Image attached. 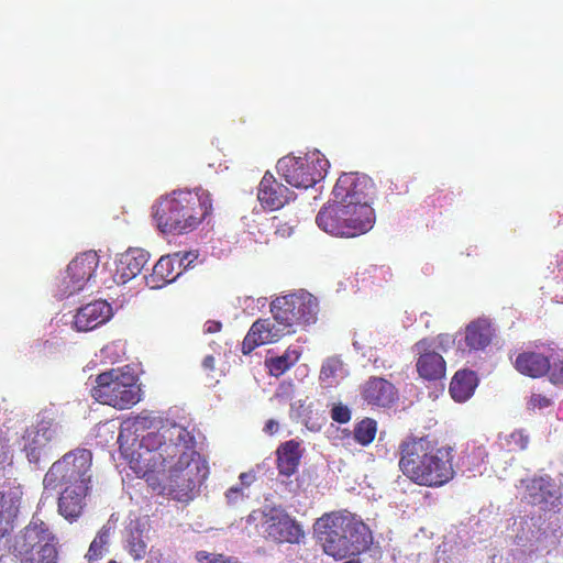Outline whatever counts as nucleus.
<instances>
[{
    "label": "nucleus",
    "mask_w": 563,
    "mask_h": 563,
    "mask_svg": "<svg viewBox=\"0 0 563 563\" xmlns=\"http://www.w3.org/2000/svg\"><path fill=\"white\" fill-rule=\"evenodd\" d=\"M361 397L372 407L390 408L398 399V390L389 380L371 376L361 387Z\"/></svg>",
    "instance_id": "obj_19"
},
{
    "label": "nucleus",
    "mask_w": 563,
    "mask_h": 563,
    "mask_svg": "<svg viewBox=\"0 0 563 563\" xmlns=\"http://www.w3.org/2000/svg\"><path fill=\"white\" fill-rule=\"evenodd\" d=\"M493 330L490 324L485 320H476L471 322L465 330L466 345L472 350H483L492 341Z\"/></svg>",
    "instance_id": "obj_27"
},
{
    "label": "nucleus",
    "mask_w": 563,
    "mask_h": 563,
    "mask_svg": "<svg viewBox=\"0 0 563 563\" xmlns=\"http://www.w3.org/2000/svg\"><path fill=\"white\" fill-rule=\"evenodd\" d=\"M515 367L519 373L537 378L550 374L551 361L542 353L527 351L517 356Z\"/></svg>",
    "instance_id": "obj_24"
},
{
    "label": "nucleus",
    "mask_w": 563,
    "mask_h": 563,
    "mask_svg": "<svg viewBox=\"0 0 563 563\" xmlns=\"http://www.w3.org/2000/svg\"><path fill=\"white\" fill-rule=\"evenodd\" d=\"M91 396L100 404L123 410L140 401V387L134 375L113 368L97 376Z\"/></svg>",
    "instance_id": "obj_8"
},
{
    "label": "nucleus",
    "mask_w": 563,
    "mask_h": 563,
    "mask_svg": "<svg viewBox=\"0 0 563 563\" xmlns=\"http://www.w3.org/2000/svg\"><path fill=\"white\" fill-rule=\"evenodd\" d=\"M398 454L399 470L417 485L440 487L454 476L453 449L439 445L429 435L406 437L398 446Z\"/></svg>",
    "instance_id": "obj_2"
},
{
    "label": "nucleus",
    "mask_w": 563,
    "mask_h": 563,
    "mask_svg": "<svg viewBox=\"0 0 563 563\" xmlns=\"http://www.w3.org/2000/svg\"><path fill=\"white\" fill-rule=\"evenodd\" d=\"M375 192V184L369 176L358 172H350L342 173L339 176L331 195L339 203L350 202L372 206Z\"/></svg>",
    "instance_id": "obj_13"
},
{
    "label": "nucleus",
    "mask_w": 563,
    "mask_h": 563,
    "mask_svg": "<svg viewBox=\"0 0 563 563\" xmlns=\"http://www.w3.org/2000/svg\"><path fill=\"white\" fill-rule=\"evenodd\" d=\"M329 161L318 151L303 157L284 156L277 162V172L292 187L310 188L322 180Z\"/></svg>",
    "instance_id": "obj_10"
},
{
    "label": "nucleus",
    "mask_w": 563,
    "mask_h": 563,
    "mask_svg": "<svg viewBox=\"0 0 563 563\" xmlns=\"http://www.w3.org/2000/svg\"><path fill=\"white\" fill-rule=\"evenodd\" d=\"M246 522L254 525L265 540L276 544H299L305 538L301 523L282 506L265 505L255 509Z\"/></svg>",
    "instance_id": "obj_7"
},
{
    "label": "nucleus",
    "mask_w": 563,
    "mask_h": 563,
    "mask_svg": "<svg viewBox=\"0 0 563 563\" xmlns=\"http://www.w3.org/2000/svg\"><path fill=\"white\" fill-rule=\"evenodd\" d=\"M313 528L324 552L335 559L358 555L372 543L369 528L347 510L324 514Z\"/></svg>",
    "instance_id": "obj_4"
},
{
    "label": "nucleus",
    "mask_w": 563,
    "mask_h": 563,
    "mask_svg": "<svg viewBox=\"0 0 563 563\" xmlns=\"http://www.w3.org/2000/svg\"><path fill=\"white\" fill-rule=\"evenodd\" d=\"M179 258L178 254L162 256L154 265L150 277H147V284L152 288H162L176 280L183 274L181 260Z\"/></svg>",
    "instance_id": "obj_23"
},
{
    "label": "nucleus",
    "mask_w": 563,
    "mask_h": 563,
    "mask_svg": "<svg viewBox=\"0 0 563 563\" xmlns=\"http://www.w3.org/2000/svg\"><path fill=\"white\" fill-rule=\"evenodd\" d=\"M225 497L229 504H235L243 497V488L238 486L231 487L227 490Z\"/></svg>",
    "instance_id": "obj_40"
},
{
    "label": "nucleus",
    "mask_w": 563,
    "mask_h": 563,
    "mask_svg": "<svg viewBox=\"0 0 563 563\" xmlns=\"http://www.w3.org/2000/svg\"><path fill=\"white\" fill-rule=\"evenodd\" d=\"M222 329V323L217 320H208L203 325V332L208 334H213L220 332Z\"/></svg>",
    "instance_id": "obj_41"
},
{
    "label": "nucleus",
    "mask_w": 563,
    "mask_h": 563,
    "mask_svg": "<svg viewBox=\"0 0 563 563\" xmlns=\"http://www.w3.org/2000/svg\"><path fill=\"white\" fill-rule=\"evenodd\" d=\"M275 320H280L295 333L296 325H307L316 321L318 300L309 292H296L276 298L271 303Z\"/></svg>",
    "instance_id": "obj_11"
},
{
    "label": "nucleus",
    "mask_w": 563,
    "mask_h": 563,
    "mask_svg": "<svg viewBox=\"0 0 563 563\" xmlns=\"http://www.w3.org/2000/svg\"><path fill=\"white\" fill-rule=\"evenodd\" d=\"M278 428H279L278 422L274 419H269L266 421V423L264 426V432L269 435H273L278 431Z\"/></svg>",
    "instance_id": "obj_42"
},
{
    "label": "nucleus",
    "mask_w": 563,
    "mask_h": 563,
    "mask_svg": "<svg viewBox=\"0 0 563 563\" xmlns=\"http://www.w3.org/2000/svg\"><path fill=\"white\" fill-rule=\"evenodd\" d=\"M342 372V360L336 356L328 357L321 366L319 378L321 382H329L338 377Z\"/></svg>",
    "instance_id": "obj_33"
},
{
    "label": "nucleus",
    "mask_w": 563,
    "mask_h": 563,
    "mask_svg": "<svg viewBox=\"0 0 563 563\" xmlns=\"http://www.w3.org/2000/svg\"><path fill=\"white\" fill-rule=\"evenodd\" d=\"M300 356L301 353L298 350L288 347L283 355L267 358L265 364L271 375L279 377L294 366Z\"/></svg>",
    "instance_id": "obj_29"
},
{
    "label": "nucleus",
    "mask_w": 563,
    "mask_h": 563,
    "mask_svg": "<svg viewBox=\"0 0 563 563\" xmlns=\"http://www.w3.org/2000/svg\"><path fill=\"white\" fill-rule=\"evenodd\" d=\"M330 416L338 423H347L351 420V410L347 406L338 402L331 408Z\"/></svg>",
    "instance_id": "obj_35"
},
{
    "label": "nucleus",
    "mask_w": 563,
    "mask_h": 563,
    "mask_svg": "<svg viewBox=\"0 0 563 563\" xmlns=\"http://www.w3.org/2000/svg\"><path fill=\"white\" fill-rule=\"evenodd\" d=\"M195 559L199 563H240L235 556H227L222 553H210L208 551H197Z\"/></svg>",
    "instance_id": "obj_34"
},
{
    "label": "nucleus",
    "mask_w": 563,
    "mask_h": 563,
    "mask_svg": "<svg viewBox=\"0 0 563 563\" xmlns=\"http://www.w3.org/2000/svg\"><path fill=\"white\" fill-rule=\"evenodd\" d=\"M212 211L208 190H174L161 197L152 207L157 229L165 234L194 231Z\"/></svg>",
    "instance_id": "obj_3"
},
{
    "label": "nucleus",
    "mask_w": 563,
    "mask_h": 563,
    "mask_svg": "<svg viewBox=\"0 0 563 563\" xmlns=\"http://www.w3.org/2000/svg\"><path fill=\"white\" fill-rule=\"evenodd\" d=\"M273 225L275 228V234L280 238H288L292 234L295 225L288 223H282L277 218H273Z\"/></svg>",
    "instance_id": "obj_37"
},
{
    "label": "nucleus",
    "mask_w": 563,
    "mask_h": 563,
    "mask_svg": "<svg viewBox=\"0 0 563 563\" xmlns=\"http://www.w3.org/2000/svg\"><path fill=\"white\" fill-rule=\"evenodd\" d=\"M276 455L279 474L291 476L296 473L302 456L300 443L296 440L286 441L278 446Z\"/></svg>",
    "instance_id": "obj_25"
},
{
    "label": "nucleus",
    "mask_w": 563,
    "mask_h": 563,
    "mask_svg": "<svg viewBox=\"0 0 563 563\" xmlns=\"http://www.w3.org/2000/svg\"><path fill=\"white\" fill-rule=\"evenodd\" d=\"M446 341L449 336L440 334L437 338H423L413 344L412 351L417 357L416 368L421 378L433 382L445 376L446 363L441 351H445L444 342Z\"/></svg>",
    "instance_id": "obj_12"
},
{
    "label": "nucleus",
    "mask_w": 563,
    "mask_h": 563,
    "mask_svg": "<svg viewBox=\"0 0 563 563\" xmlns=\"http://www.w3.org/2000/svg\"><path fill=\"white\" fill-rule=\"evenodd\" d=\"M99 256L95 251H87L76 256L67 266L62 282V295L69 297L86 286L96 274Z\"/></svg>",
    "instance_id": "obj_15"
},
{
    "label": "nucleus",
    "mask_w": 563,
    "mask_h": 563,
    "mask_svg": "<svg viewBox=\"0 0 563 563\" xmlns=\"http://www.w3.org/2000/svg\"><path fill=\"white\" fill-rule=\"evenodd\" d=\"M91 486L62 487L57 499V511L69 523L76 522L87 506V496Z\"/></svg>",
    "instance_id": "obj_18"
},
{
    "label": "nucleus",
    "mask_w": 563,
    "mask_h": 563,
    "mask_svg": "<svg viewBox=\"0 0 563 563\" xmlns=\"http://www.w3.org/2000/svg\"><path fill=\"white\" fill-rule=\"evenodd\" d=\"M18 515V508L12 500L0 493V554L5 548L4 538L9 537L14 528V519Z\"/></svg>",
    "instance_id": "obj_28"
},
{
    "label": "nucleus",
    "mask_w": 563,
    "mask_h": 563,
    "mask_svg": "<svg viewBox=\"0 0 563 563\" xmlns=\"http://www.w3.org/2000/svg\"><path fill=\"white\" fill-rule=\"evenodd\" d=\"M376 433L377 422L372 418L362 419L353 430L354 440L363 446L371 444L375 440Z\"/></svg>",
    "instance_id": "obj_31"
},
{
    "label": "nucleus",
    "mask_w": 563,
    "mask_h": 563,
    "mask_svg": "<svg viewBox=\"0 0 563 563\" xmlns=\"http://www.w3.org/2000/svg\"><path fill=\"white\" fill-rule=\"evenodd\" d=\"M11 554L19 563H57L58 538L37 516L14 537Z\"/></svg>",
    "instance_id": "obj_6"
},
{
    "label": "nucleus",
    "mask_w": 563,
    "mask_h": 563,
    "mask_svg": "<svg viewBox=\"0 0 563 563\" xmlns=\"http://www.w3.org/2000/svg\"><path fill=\"white\" fill-rule=\"evenodd\" d=\"M175 254H178L180 257L179 260H181L183 273L188 269L191 263H194L198 257L195 252H176Z\"/></svg>",
    "instance_id": "obj_39"
},
{
    "label": "nucleus",
    "mask_w": 563,
    "mask_h": 563,
    "mask_svg": "<svg viewBox=\"0 0 563 563\" xmlns=\"http://www.w3.org/2000/svg\"><path fill=\"white\" fill-rule=\"evenodd\" d=\"M150 260V254L143 249H129L122 253L117 262L114 280L125 284L142 273Z\"/></svg>",
    "instance_id": "obj_21"
},
{
    "label": "nucleus",
    "mask_w": 563,
    "mask_h": 563,
    "mask_svg": "<svg viewBox=\"0 0 563 563\" xmlns=\"http://www.w3.org/2000/svg\"><path fill=\"white\" fill-rule=\"evenodd\" d=\"M112 316V308L106 300H95L79 308L74 317L78 331H90L104 323Z\"/></svg>",
    "instance_id": "obj_22"
},
{
    "label": "nucleus",
    "mask_w": 563,
    "mask_h": 563,
    "mask_svg": "<svg viewBox=\"0 0 563 563\" xmlns=\"http://www.w3.org/2000/svg\"><path fill=\"white\" fill-rule=\"evenodd\" d=\"M520 485L523 488L522 499L530 505L549 509L559 503L555 485L549 476L521 479Z\"/></svg>",
    "instance_id": "obj_17"
},
{
    "label": "nucleus",
    "mask_w": 563,
    "mask_h": 563,
    "mask_svg": "<svg viewBox=\"0 0 563 563\" xmlns=\"http://www.w3.org/2000/svg\"><path fill=\"white\" fill-rule=\"evenodd\" d=\"M109 563H117L115 561H110Z\"/></svg>",
    "instance_id": "obj_45"
},
{
    "label": "nucleus",
    "mask_w": 563,
    "mask_h": 563,
    "mask_svg": "<svg viewBox=\"0 0 563 563\" xmlns=\"http://www.w3.org/2000/svg\"><path fill=\"white\" fill-rule=\"evenodd\" d=\"M549 375L553 384L563 385V358L551 362Z\"/></svg>",
    "instance_id": "obj_36"
},
{
    "label": "nucleus",
    "mask_w": 563,
    "mask_h": 563,
    "mask_svg": "<svg viewBox=\"0 0 563 563\" xmlns=\"http://www.w3.org/2000/svg\"><path fill=\"white\" fill-rule=\"evenodd\" d=\"M124 548L134 560L144 559L147 553V544L143 531L137 527L129 529Z\"/></svg>",
    "instance_id": "obj_30"
},
{
    "label": "nucleus",
    "mask_w": 563,
    "mask_h": 563,
    "mask_svg": "<svg viewBox=\"0 0 563 563\" xmlns=\"http://www.w3.org/2000/svg\"><path fill=\"white\" fill-rule=\"evenodd\" d=\"M243 477H247V474H246V473H242V474L240 475V479H242V481H243Z\"/></svg>",
    "instance_id": "obj_44"
},
{
    "label": "nucleus",
    "mask_w": 563,
    "mask_h": 563,
    "mask_svg": "<svg viewBox=\"0 0 563 563\" xmlns=\"http://www.w3.org/2000/svg\"><path fill=\"white\" fill-rule=\"evenodd\" d=\"M202 367L206 369V371H209V372H212L216 367V360L212 355H207L205 356V358L202 360Z\"/></svg>",
    "instance_id": "obj_43"
},
{
    "label": "nucleus",
    "mask_w": 563,
    "mask_h": 563,
    "mask_svg": "<svg viewBox=\"0 0 563 563\" xmlns=\"http://www.w3.org/2000/svg\"><path fill=\"white\" fill-rule=\"evenodd\" d=\"M92 453L77 449L54 462L44 476L46 487L57 489L68 486H91Z\"/></svg>",
    "instance_id": "obj_9"
},
{
    "label": "nucleus",
    "mask_w": 563,
    "mask_h": 563,
    "mask_svg": "<svg viewBox=\"0 0 563 563\" xmlns=\"http://www.w3.org/2000/svg\"><path fill=\"white\" fill-rule=\"evenodd\" d=\"M292 192L279 183L272 173L266 172L260 181L257 199L264 209L274 211L289 202Z\"/></svg>",
    "instance_id": "obj_20"
},
{
    "label": "nucleus",
    "mask_w": 563,
    "mask_h": 563,
    "mask_svg": "<svg viewBox=\"0 0 563 563\" xmlns=\"http://www.w3.org/2000/svg\"><path fill=\"white\" fill-rule=\"evenodd\" d=\"M191 431L178 423L162 426L141 440L134 470L159 495L188 503L209 474Z\"/></svg>",
    "instance_id": "obj_1"
},
{
    "label": "nucleus",
    "mask_w": 563,
    "mask_h": 563,
    "mask_svg": "<svg viewBox=\"0 0 563 563\" xmlns=\"http://www.w3.org/2000/svg\"><path fill=\"white\" fill-rule=\"evenodd\" d=\"M477 386V376L473 371H457L449 387L450 395L455 401L463 402L467 400Z\"/></svg>",
    "instance_id": "obj_26"
},
{
    "label": "nucleus",
    "mask_w": 563,
    "mask_h": 563,
    "mask_svg": "<svg viewBox=\"0 0 563 563\" xmlns=\"http://www.w3.org/2000/svg\"><path fill=\"white\" fill-rule=\"evenodd\" d=\"M551 405V399L541 394H532L528 401V406L531 409H543Z\"/></svg>",
    "instance_id": "obj_38"
},
{
    "label": "nucleus",
    "mask_w": 563,
    "mask_h": 563,
    "mask_svg": "<svg viewBox=\"0 0 563 563\" xmlns=\"http://www.w3.org/2000/svg\"><path fill=\"white\" fill-rule=\"evenodd\" d=\"M110 538V528L102 527L92 542L89 545L88 552L86 553V559L89 562L97 561L102 558L106 547L109 543Z\"/></svg>",
    "instance_id": "obj_32"
},
{
    "label": "nucleus",
    "mask_w": 563,
    "mask_h": 563,
    "mask_svg": "<svg viewBox=\"0 0 563 563\" xmlns=\"http://www.w3.org/2000/svg\"><path fill=\"white\" fill-rule=\"evenodd\" d=\"M291 331L280 320L257 319L250 328L242 342V353L250 354L256 347L278 342Z\"/></svg>",
    "instance_id": "obj_16"
},
{
    "label": "nucleus",
    "mask_w": 563,
    "mask_h": 563,
    "mask_svg": "<svg viewBox=\"0 0 563 563\" xmlns=\"http://www.w3.org/2000/svg\"><path fill=\"white\" fill-rule=\"evenodd\" d=\"M57 435V426L53 419H41L26 429L23 435V450L31 463L47 459Z\"/></svg>",
    "instance_id": "obj_14"
},
{
    "label": "nucleus",
    "mask_w": 563,
    "mask_h": 563,
    "mask_svg": "<svg viewBox=\"0 0 563 563\" xmlns=\"http://www.w3.org/2000/svg\"><path fill=\"white\" fill-rule=\"evenodd\" d=\"M376 221L372 206L335 202L330 199L316 217L317 225L325 233L336 238H356L373 229Z\"/></svg>",
    "instance_id": "obj_5"
}]
</instances>
